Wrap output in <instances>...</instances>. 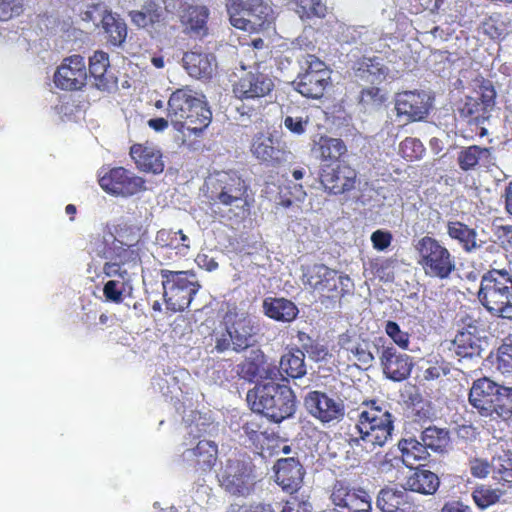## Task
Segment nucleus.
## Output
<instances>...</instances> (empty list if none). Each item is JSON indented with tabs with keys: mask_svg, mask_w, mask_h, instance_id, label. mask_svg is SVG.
I'll use <instances>...</instances> for the list:
<instances>
[{
	"mask_svg": "<svg viewBox=\"0 0 512 512\" xmlns=\"http://www.w3.org/2000/svg\"><path fill=\"white\" fill-rule=\"evenodd\" d=\"M304 405L309 414L323 424L338 422L345 415V406L341 400L318 390L310 391L305 396Z\"/></svg>",
	"mask_w": 512,
	"mask_h": 512,
	"instance_id": "obj_18",
	"label": "nucleus"
},
{
	"mask_svg": "<svg viewBox=\"0 0 512 512\" xmlns=\"http://www.w3.org/2000/svg\"><path fill=\"white\" fill-rule=\"evenodd\" d=\"M293 85L303 97L319 100L332 85L331 70L315 55H307Z\"/></svg>",
	"mask_w": 512,
	"mask_h": 512,
	"instance_id": "obj_9",
	"label": "nucleus"
},
{
	"mask_svg": "<svg viewBox=\"0 0 512 512\" xmlns=\"http://www.w3.org/2000/svg\"><path fill=\"white\" fill-rule=\"evenodd\" d=\"M477 297L489 313L512 321V270L491 268L483 273Z\"/></svg>",
	"mask_w": 512,
	"mask_h": 512,
	"instance_id": "obj_3",
	"label": "nucleus"
},
{
	"mask_svg": "<svg viewBox=\"0 0 512 512\" xmlns=\"http://www.w3.org/2000/svg\"><path fill=\"white\" fill-rule=\"evenodd\" d=\"M477 97L465 96L458 106L459 115L468 122L481 124L490 117L496 103V90L489 80L478 86Z\"/></svg>",
	"mask_w": 512,
	"mask_h": 512,
	"instance_id": "obj_13",
	"label": "nucleus"
},
{
	"mask_svg": "<svg viewBox=\"0 0 512 512\" xmlns=\"http://www.w3.org/2000/svg\"><path fill=\"white\" fill-rule=\"evenodd\" d=\"M283 123L285 128L291 133L302 135L306 132L309 124V118L308 116H286Z\"/></svg>",
	"mask_w": 512,
	"mask_h": 512,
	"instance_id": "obj_60",
	"label": "nucleus"
},
{
	"mask_svg": "<svg viewBox=\"0 0 512 512\" xmlns=\"http://www.w3.org/2000/svg\"><path fill=\"white\" fill-rule=\"evenodd\" d=\"M354 70L361 75L369 74L374 77H384L388 73V68L383 60L377 56L362 57L355 62Z\"/></svg>",
	"mask_w": 512,
	"mask_h": 512,
	"instance_id": "obj_48",
	"label": "nucleus"
},
{
	"mask_svg": "<svg viewBox=\"0 0 512 512\" xmlns=\"http://www.w3.org/2000/svg\"><path fill=\"white\" fill-rule=\"evenodd\" d=\"M123 267L125 265H136L140 260L139 248L114 243V255L112 256Z\"/></svg>",
	"mask_w": 512,
	"mask_h": 512,
	"instance_id": "obj_56",
	"label": "nucleus"
},
{
	"mask_svg": "<svg viewBox=\"0 0 512 512\" xmlns=\"http://www.w3.org/2000/svg\"><path fill=\"white\" fill-rule=\"evenodd\" d=\"M497 390L498 392L495 393L490 408L493 411L488 417L494 420L507 421L512 417V387L499 385Z\"/></svg>",
	"mask_w": 512,
	"mask_h": 512,
	"instance_id": "obj_40",
	"label": "nucleus"
},
{
	"mask_svg": "<svg viewBox=\"0 0 512 512\" xmlns=\"http://www.w3.org/2000/svg\"><path fill=\"white\" fill-rule=\"evenodd\" d=\"M218 458V444L209 439H198L182 453L183 461L199 476L209 474L216 466Z\"/></svg>",
	"mask_w": 512,
	"mask_h": 512,
	"instance_id": "obj_16",
	"label": "nucleus"
},
{
	"mask_svg": "<svg viewBox=\"0 0 512 512\" xmlns=\"http://www.w3.org/2000/svg\"><path fill=\"white\" fill-rule=\"evenodd\" d=\"M128 280H109L104 284L103 295L106 301L119 304L124 300Z\"/></svg>",
	"mask_w": 512,
	"mask_h": 512,
	"instance_id": "obj_55",
	"label": "nucleus"
},
{
	"mask_svg": "<svg viewBox=\"0 0 512 512\" xmlns=\"http://www.w3.org/2000/svg\"><path fill=\"white\" fill-rule=\"evenodd\" d=\"M431 106V98L424 91H404L398 93L395 100L397 115L406 116L409 121L425 119Z\"/></svg>",
	"mask_w": 512,
	"mask_h": 512,
	"instance_id": "obj_23",
	"label": "nucleus"
},
{
	"mask_svg": "<svg viewBox=\"0 0 512 512\" xmlns=\"http://www.w3.org/2000/svg\"><path fill=\"white\" fill-rule=\"evenodd\" d=\"M167 117L178 130L186 129L194 135H199L210 124L212 112L192 89L183 87L170 95Z\"/></svg>",
	"mask_w": 512,
	"mask_h": 512,
	"instance_id": "obj_1",
	"label": "nucleus"
},
{
	"mask_svg": "<svg viewBox=\"0 0 512 512\" xmlns=\"http://www.w3.org/2000/svg\"><path fill=\"white\" fill-rule=\"evenodd\" d=\"M302 282L328 299H337L348 293L351 279L324 264L315 263L303 268Z\"/></svg>",
	"mask_w": 512,
	"mask_h": 512,
	"instance_id": "obj_10",
	"label": "nucleus"
},
{
	"mask_svg": "<svg viewBox=\"0 0 512 512\" xmlns=\"http://www.w3.org/2000/svg\"><path fill=\"white\" fill-rule=\"evenodd\" d=\"M306 352L315 361H324L330 356L327 346L319 342H311L309 345L304 346Z\"/></svg>",
	"mask_w": 512,
	"mask_h": 512,
	"instance_id": "obj_63",
	"label": "nucleus"
},
{
	"mask_svg": "<svg viewBox=\"0 0 512 512\" xmlns=\"http://www.w3.org/2000/svg\"><path fill=\"white\" fill-rule=\"evenodd\" d=\"M237 373L248 382H256L259 379L276 378L278 369L268 364L267 357L261 349H254L238 364Z\"/></svg>",
	"mask_w": 512,
	"mask_h": 512,
	"instance_id": "obj_24",
	"label": "nucleus"
},
{
	"mask_svg": "<svg viewBox=\"0 0 512 512\" xmlns=\"http://www.w3.org/2000/svg\"><path fill=\"white\" fill-rule=\"evenodd\" d=\"M156 242L161 247H167L183 253L189 249V238L182 230L161 229L156 234Z\"/></svg>",
	"mask_w": 512,
	"mask_h": 512,
	"instance_id": "obj_43",
	"label": "nucleus"
},
{
	"mask_svg": "<svg viewBox=\"0 0 512 512\" xmlns=\"http://www.w3.org/2000/svg\"><path fill=\"white\" fill-rule=\"evenodd\" d=\"M393 240L392 233L386 230H376L371 235L373 248L378 251L386 250Z\"/></svg>",
	"mask_w": 512,
	"mask_h": 512,
	"instance_id": "obj_62",
	"label": "nucleus"
},
{
	"mask_svg": "<svg viewBox=\"0 0 512 512\" xmlns=\"http://www.w3.org/2000/svg\"><path fill=\"white\" fill-rule=\"evenodd\" d=\"M339 345L348 353L352 354L355 362L360 365L370 366L374 360L373 354L369 351L368 345L361 342L352 343L350 336L342 334L339 337Z\"/></svg>",
	"mask_w": 512,
	"mask_h": 512,
	"instance_id": "obj_44",
	"label": "nucleus"
},
{
	"mask_svg": "<svg viewBox=\"0 0 512 512\" xmlns=\"http://www.w3.org/2000/svg\"><path fill=\"white\" fill-rule=\"evenodd\" d=\"M315 149L319 155L321 165L345 163L344 161H341V159L346 156L348 152L347 146L342 139L326 135L319 137Z\"/></svg>",
	"mask_w": 512,
	"mask_h": 512,
	"instance_id": "obj_34",
	"label": "nucleus"
},
{
	"mask_svg": "<svg viewBox=\"0 0 512 512\" xmlns=\"http://www.w3.org/2000/svg\"><path fill=\"white\" fill-rule=\"evenodd\" d=\"M101 27L110 45L119 47L125 42L128 34L127 25L118 15L105 10L101 19Z\"/></svg>",
	"mask_w": 512,
	"mask_h": 512,
	"instance_id": "obj_38",
	"label": "nucleus"
},
{
	"mask_svg": "<svg viewBox=\"0 0 512 512\" xmlns=\"http://www.w3.org/2000/svg\"><path fill=\"white\" fill-rule=\"evenodd\" d=\"M365 272L373 278L388 282L394 279L392 262L388 259H372L368 262Z\"/></svg>",
	"mask_w": 512,
	"mask_h": 512,
	"instance_id": "obj_51",
	"label": "nucleus"
},
{
	"mask_svg": "<svg viewBox=\"0 0 512 512\" xmlns=\"http://www.w3.org/2000/svg\"><path fill=\"white\" fill-rule=\"evenodd\" d=\"M383 374L390 380L400 382L406 380L414 366L413 358L400 352L395 346L383 345L379 354Z\"/></svg>",
	"mask_w": 512,
	"mask_h": 512,
	"instance_id": "obj_21",
	"label": "nucleus"
},
{
	"mask_svg": "<svg viewBox=\"0 0 512 512\" xmlns=\"http://www.w3.org/2000/svg\"><path fill=\"white\" fill-rule=\"evenodd\" d=\"M262 307L268 318L282 323L294 321L299 314L296 304L284 297H266Z\"/></svg>",
	"mask_w": 512,
	"mask_h": 512,
	"instance_id": "obj_33",
	"label": "nucleus"
},
{
	"mask_svg": "<svg viewBox=\"0 0 512 512\" xmlns=\"http://www.w3.org/2000/svg\"><path fill=\"white\" fill-rule=\"evenodd\" d=\"M116 236L114 239V243H118L125 246H134L137 247L139 242V228L124 223L119 224L115 228Z\"/></svg>",
	"mask_w": 512,
	"mask_h": 512,
	"instance_id": "obj_54",
	"label": "nucleus"
},
{
	"mask_svg": "<svg viewBox=\"0 0 512 512\" xmlns=\"http://www.w3.org/2000/svg\"><path fill=\"white\" fill-rule=\"evenodd\" d=\"M159 275L167 309L174 313L185 311L201 288L196 274L192 271L161 269Z\"/></svg>",
	"mask_w": 512,
	"mask_h": 512,
	"instance_id": "obj_6",
	"label": "nucleus"
},
{
	"mask_svg": "<svg viewBox=\"0 0 512 512\" xmlns=\"http://www.w3.org/2000/svg\"><path fill=\"white\" fill-rule=\"evenodd\" d=\"M385 101L378 87H367L360 92V103L364 105H381Z\"/></svg>",
	"mask_w": 512,
	"mask_h": 512,
	"instance_id": "obj_61",
	"label": "nucleus"
},
{
	"mask_svg": "<svg viewBox=\"0 0 512 512\" xmlns=\"http://www.w3.org/2000/svg\"><path fill=\"white\" fill-rule=\"evenodd\" d=\"M217 478L220 486L234 496H247L254 486L251 464L239 458L227 459Z\"/></svg>",
	"mask_w": 512,
	"mask_h": 512,
	"instance_id": "obj_12",
	"label": "nucleus"
},
{
	"mask_svg": "<svg viewBox=\"0 0 512 512\" xmlns=\"http://www.w3.org/2000/svg\"><path fill=\"white\" fill-rule=\"evenodd\" d=\"M491 469L498 482L512 484V441L500 439L494 444Z\"/></svg>",
	"mask_w": 512,
	"mask_h": 512,
	"instance_id": "obj_27",
	"label": "nucleus"
},
{
	"mask_svg": "<svg viewBox=\"0 0 512 512\" xmlns=\"http://www.w3.org/2000/svg\"><path fill=\"white\" fill-rule=\"evenodd\" d=\"M251 152L258 160L271 166H278L285 162L289 154L285 143L271 133L263 132L254 136Z\"/></svg>",
	"mask_w": 512,
	"mask_h": 512,
	"instance_id": "obj_22",
	"label": "nucleus"
},
{
	"mask_svg": "<svg viewBox=\"0 0 512 512\" xmlns=\"http://www.w3.org/2000/svg\"><path fill=\"white\" fill-rule=\"evenodd\" d=\"M24 10V0H0V21L18 17Z\"/></svg>",
	"mask_w": 512,
	"mask_h": 512,
	"instance_id": "obj_58",
	"label": "nucleus"
},
{
	"mask_svg": "<svg viewBox=\"0 0 512 512\" xmlns=\"http://www.w3.org/2000/svg\"><path fill=\"white\" fill-rule=\"evenodd\" d=\"M454 352L462 358L480 356V339L468 330L459 331L452 341Z\"/></svg>",
	"mask_w": 512,
	"mask_h": 512,
	"instance_id": "obj_41",
	"label": "nucleus"
},
{
	"mask_svg": "<svg viewBox=\"0 0 512 512\" xmlns=\"http://www.w3.org/2000/svg\"><path fill=\"white\" fill-rule=\"evenodd\" d=\"M356 428L365 447L374 450L376 447L384 446L391 439L394 420L389 410L377 405L373 400L363 403Z\"/></svg>",
	"mask_w": 512,
	"mask_h": 512,
	"instance_id": "obj_5",
	"label": "nucleus"
},
{
	"mask_svg": "<svg viewBox=\"0 0 512 512\" xmlns=\"http://www.w3.org/2000/svg\"><path fill=\"white\" fill-rule=\"evenodd\" d=\"M222 323L234 339L233 351L240 353L252 345L257 326L251 315L238 307L236 302L222 303Z\"/></svg>",
	"mask_w": 512,
	"mask_h": 512,
	"instance_id": "obj_11",
	"label": "nucleus"
},
{
	"mask_svg": "<svg viewBox=\"0 0 512 512\" xmlns=\"http://www.w3.org/2000/svg\"><path fill=\"white\" fill-rule=\"evenodd\" d=\"M247 400L254 412L274 423L293 417L297 400L292 388L286 384L268 382L257 385L247 393Z\"/></svg>",
	"mask_w": 512,
	"mask_h": 512,
	"instance_id": "obj_2",
	"label": "nucleus"
},
{
	"mask_svg": "<svg viewBox=\"0 0 512 512\" xmlns=\"http://www.w3.org/2000/svg\"><path fill=\"white\" fill-rule=\"evenodd\" d=\"M448 236L457 241L465 252H473L481 248L478 242L477 231L461 221H449L447 223Z\"/></svg>",
	"mask_w": 512,
	"mask_h": 512,
	"instance_id": "obj_37",
	"label": "nucleus"
},
{
	"mask_svg": "<svg viewBox=\"0 0 512 512\" xmlns=\"http://www.w3.org/2000/svg\"><path fill=\"white\" fill-rule=\"evenodd\" d=\"M319 179L326 192L341 195L355 188L357 171L348 163L321 165Z\"/></svg>",
	"mask_w": 512,
	"mask_h": 512,
	"instance_id": "obj_17",
	"label": "nucleus"
},
{
	"mask_svg": "<svg viewBox=\"0 0 512 512\" xmlns=\"http://www.w3.org/2000/svg\"><path fill=\"white\" fill-rule=\"evenodd\" d=\"M498 386L499 384L488 377H482L473 381L469 390L468 401L482 417L491 415L493 411L490 410L492 407V399L495 393L498 392Z\"/></svg>",
	"mask_w": 512,
	"mask_h": 512,
	"instance_id": "obj_26",
	"label": "nucleus"
},
{
	"mask_svg": "<svg viewBox=\"0 0 512 512\" xmlns=\"http://www.w3.org/2000/svg\"><path fill=\"white\" fill-rule=\"evenodd\" d=\"M183 67L196 79H210L216 68V58L211 53L191 50L184 53Z\"/></svg>",
	"mask_w": 512,
	"mask_h": 512,
	"instance_id": "obj_29",
	"label": "nucleus"
},
{
	"mask_svg": "<svg viewBox=\"0 0 512 512\" xmlns=\"http://www.w3.org/2000/svg\"><path fill=\"white\" fill-rule=\"evenodd\" d=\"M281 512H312V506L308 500L294 495L285 501Z\"/></svg>",
	"mask_w": 512,
	"mask_h": 512,
	"instance_id": "obj_59",
	"label": "nucleus"
},
{
	"mask_svg": "<svg viewBox=\"0 0 512 512\" xmlns=\"http://www.w3.org/2000/svg\"><path fill=\"white\" fill-rule=\"evenodd\" d=\"M277 369L292 379L302 378L307 371L304 352L296 348L284 353Z\"/></svg>",
	"mask_w": 512,
	"mask_h": 512,
	"instance_id": "obj_39",
	"label": "nucleus"
},
{
	"mask_svg": "<svg viewBox=\"0 0 512 512\" xmlns=\"http://www.w3.org/2000/svg\"><path fill=\"white\" fill-rule=\"evenodd\" d=\"M496 368L503 375L512 374V343L504 342L498 348Z\"/></svg>",
	"mask_w": 512,
	"mask_h": 512,
	"instance_id": "obj_57",
	"label": "nucleus"
},
{
	"mask_svg": "<svg viewBox=\"0 0 512 512\" xmlns=\"http://www.w3.org/2000/svg\"><path fill=\"white\" fill-rule=\"evenodd\" d=\"M109 67V55L102 50L95 51L89 58V73L94 79V85L99 90L108 91L111 86L115 84V82L107 75Z\"/></svg>",
	"mask_w": 512,
	"mask_h": 512,
	"instance_id": "obj_36",
	"label": "nucleus"
},
{
	"mask_svg": "<svg viewBox=\"0 0 512 512\" xmlns=\"http://www.w3.org/2000/svg\"><path fill=\"white\" fill-rule=\"evenodd\" d=\"M399 153L407 161L419 160L425 154L422 142L413 137H406L399 145Z\"/></svg>",
	"mask_w": 512,
	"mask_h": 512,
	"instance_id": "obj_52",
	"label": "nucleus"
},
{
	"mask_svg": "<svg viewBox=\"0 0 512 512\" xmlns=\"http://www.w3.org/2000/svg\"><path fill=\"white\" fill-rule=\"evenodd\" d=\"M87 80L84 57L72 55L65 58L54 74L55 85L67 91L82 89Z\"/></svg>",
	"mask_w": 512,
	"mask_h": 512,
	"instance_id": "obj_20",
	"label": "nucleus"
},
{
	"mask_svg": "<svg viewBox=\"0 0 512 512\" xmlns=\"http://www.w3.org/2000/svg\"><path fill=\"white\" fill-rule=\"evenodd\" d=\"M295 11L301 20L322 19L327 14V6L322 0H295Z\"/></svg>",
	"mask_w": 512,
	"mask_h": 512,
	"instance_id": "obj_46",
	"label": "nucleus"
},
{
	"mask_svg": "<svg viewBox=\"0 0 512 512\" xmlns=\"http://www.w3.org/2000/svg\"><path fill=\"white\" fill-rule=\"evenodd\" d=\"M230 24L240 30L257 33L273 23V10L264 0H226Z\"/></svg>",
	"mask_w": 512,
	"mask_h": 512,
	"instance_id": "obj_8",
	"label": "nucleus"
},
{
	"mask_svg": "<svg viewBox=\"0 0 512 512\" xmlns=\"http://www.w3.org/2000/svg\"><path fill=\"white\" fill-rule=\"evenodd\" d=\"M482 30L493 40L504 39L508 34L507 24L500 14H492L487 17L482 23Z\"/></svg>",
	"mask_w": 512,
	"mask_h": 512,
	"instance_id": "obj_49",
	"label": "nucleus"
},
{
	"mask_svg": "<svg viewBox=\"0 0 512 512\" xmlns=\"http://www.w3.org/2000/svg\"><path fill=\"white\" fill-rule=\"evenodd\" d=\"M330 500L335 512H371V499L364 489L351 487L346 481L336 480Z\"/></svg>",
	"mask_w": 512,
	"mask_h": 512,
	"instance_id": "obj_15",
	"label": "nucleus"
},
{
	"mask_svg": "<svg viewBox=\"0 0 512 512\" xmlns=\"http://www.w3.org/2000/svg\"><path fill=\"white\" fill-rule=\"evenodd\" d=\"M403 490L385 488L382 489L377 497V507L382 512H397L399 502L402 501Z\"/></svg>",
	"mask_w": 512,
	"mask_h": 512,
	"instance_id": "obj_50",
	"label": "nucleus"
},
{
	"mask_svg": "<svg viewBox=\"0 0 512 512\" xmlns=\"http://www.w3.org/2000/svg\"><path fill=\"white\" fill-rule=\"evenodd\" d=\"M208 197L214 204L229 207L234 215H244L249 210V186L236 172H217L206 181Z\"/></svg>",
	"mask_w": 512,
	"mask_h": 512,
	"instance_id": "obj_4",
	"label": "nucleus"
},
{
	"mask_svg": "<svg viewBox=\"0 0 512 512\" xmlns=\"http://www.w3.org/2000/svg\"><path fill=\"white\" fill-rule=\"evenodd\" d=\"M384 331L398 348L403 351L409 350L410 334L407 331H403L397 322L392 320L386 321Z\"/></svg>",
	"mask_w": 512,
	"mask_h": 512,
	"instance_id": "obj_53",
	"label": "nucleus"
},
{
	"mask_svg": "<svg viewBox=\"0 0 512 512\" xmlns=\"http://www.w3.org/2000/svg\"><path fill=\"white\" fill-rule=\"evenodd\" d=\"M208 18V8L198 5H188L180 15L185 33L194 38H203L208 35Z\"/></svg>",
	"mask_w": 512,
	"mask_h": 512,
	"instance_id": "obj_30",
	"label": "nucleus"
},
{
	"mask_svg": "<svg viewBox=\"0 0 512 512\" xmlns=\"http://www.w3.org/2000/svg\"><path fill=\"white\" fill-rule=\"evenodd\" d=\"M414 248L417 253V264L427 277L446 280L456 270L455 257L435 237L423 236Z\"/></svg>",
	"mask_w": 512,
	"mask_h": 512,
	"instance_id": "obj_7",
	"label": "nucleus"
},
{
	"mask_svg": "<svg viewBox=\"0 0 512 512\" xmlns=\"http://www.w3.org/2000/svg\"><path fill=\"white\" fill-rule=\"evenodd\" d=\"M275 481L286 492L294 493L301 487L305 470L294 457L278 459L275 466Z\"/></svg>",
	"mask_w": 512,
	"mask_h": 512,
	"instance_id": "obj_25",
	"label": "nucleus"
},
{
	"mask_svg": "<svg viewBox=\"0 0 512 512\" xmlns=\"http://www.w3.org/2000/svg\"><path fill=\"white\" fill-rule=\"evenodd\" d=\"M274 86V81L268 74L256 69L243 73L233 84L232 90L238 99H259L269 95Z\"/></svg>",
	"mask_w": 512,
	"mask_h": 512,
	"instance_id": "obj_19",
	"label": "nucleus"
},
{
	"mask_svg": "<svg viewBox=\"0 0 512 512\" xmlns=\"http://www.w3.org/2000/svg\"><path fill=\"white\" fill-rule=\"evenodd\" d=\"M130 156L140 171L160 174L164 170L162 154L152 146L134 144L130 148Z\"/></svg>",
	"mask_w": 512,
	"mask_h": 512,
	"instance_id": "obj_32",
	"label": "nucleus"
},
{
	"mask_svg": "<svg viewBox=\"0 0 512 512\" xmlns=\"http://www.w3.org/2000/svg\"><path fill=\"white\" fill-rule=\"evenodd\" d=\"M146 181L124 167H114L99 178L100 187L108 194L128 198L146 190Z\"/></svg>",
	"mask_w": 512,
	"mask_h": 512,
	"instance_id": "obj_14",
	"label": "nucleus"
},
{
	"mask_svg": "<svg viewBox=\"0 0 512 512\" xmlns=\"http://www.w3.org/2000/svg\"><path fill=\"white\" fill-rule=\"evenodd\" d=\"M440 487L438 475L420 465L406 478L403 488L421 495H434Z\"/></svg>",
	"mask_w": 512,
	"mask_h": 512,
	"instance_id": "obj_31",
	"label": "nucleus"
},
{
	"mask_svg": "<svg viewBox=\"0 0 512 512\" xmlns=\"http://www.w3.org/2000/svg\"><path fill=\"white\" fill-rule=\"evenodd\" d=\"M421 440L425 443L427 449L443 452L449 444L450 437L448 430L429 426L423 430Z\"/></svg>",
	"mask_w": 512,
	"mask_h": 512,
	"instance_id": "obj_45",
	"label": "nucleus"
},
{
	"mask_svg": "<svg viewBox=\"0 0 512 512\" xmlns=\"http://www.w3.org/2000/svg\"><path fill=\"white\" fill-rule=\"evenodd\" d=\"M402 460L407 467H412L416 462L426 460L429 457L425 443L415 438L403 439L399 442Z\"/></svg>",
	"mask_w": 512,
	"mask_h": 512,
	"instance_id": "obj_42",
	"label": "nucleus"
},
{
	"mask_svg": "<svg viewBox=\"0 0 512 512\" xmlns=\"http://www.w3.org/2000/svg\"><path fill=\"white\" fill-rule=\"evenodd\" d=\"M227 512H275L270 504H253L250 506L233 503L228 507Z\"/></svg>",
	"mask_w": 512,
	"mask_h": 512,
	"instance_id": "obj_64",
	"label": "nucleus"
},
{
	"mask_svg": "<svg viewBox=\"0 0 512 512\" xmlns=\"http://www.w3.org/2000/svg\"><path fill=\"white\" fill-rule=\"evenodd\" d=\"M503 495V490L486 485L477 486L472 492V498L480 509L496 504Z\"/></svg>",
	"mask_w": 512,
	"mask_h": 512,
	"instance_id": "obj_47",
	"label": "nucleus"
},
{
	"mask_svg": "<svg viewBox=\"0 0 512 512\" xmlns=\"http://www.w3.org/2000/svg\"><path fill=\"white\" fill-rule=\"evenodd\" d=\"M131 22L138 28H154L163 23L164 12L160 4L154 0H147L139 10L129 12Z\"/></svg>",
	"mask_w": 512,
	"mask_h": 512,
	"instance_id": "obj_35",
	"label": "nucleus"
},
{
	"mask_svg": "<svg viewBox=\"0 0 512 512\" xmlns=\"http://www.w3.org/2000/svg\"><path fill=\"white\" fill-rule=\"evenodd\" d=\"M492 148L479 145L461 147L457 153V164L461 171H475L480 167L488 168L493 164Z\"/></svg>",
	"mask_w": 512,
	"mask_h": 512,
	"instance_id": "obj_28",
	"label": "nucleus"
}]
</instances>
